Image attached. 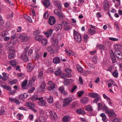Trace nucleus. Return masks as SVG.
<instances>
[{
    "label": "nucleus",
    "instance_id": "nucleus-1",
    "mask_svg": "<svg viewBox=\"0 0 122 122\" xmlns=\"http://www.w3.org/2000/svg\"><path fill=\"white\" fill-rule=\"evenodd\" d=\"M73 34L75 40L78 42H81L82 40L81 35L75 30H73Z\"/></svg>",
    "mask_w": 122,
    "mask_h": 122
},
{
    "label": "nucleus",
    "instance_id": "nucleus-2",
    "mask_svg": "<svg viewBox=\"0 0 122 122\" xmlns=\"http://www.w3.org/2000/svg\"><path fill=\"white\" fill-rule=\"evenodd\" d=\"M29 47H26L24 51V52L21 55V58L23 61H28L29 59L27 55V52L29 49Z\"/></svg>",
    "mask_w": 122,
    "mask_h": 122
},
{
    "label": "nucleus",
    "instance_id": "nucleus-3",
    "mask_svg": "<svg viewBox=\"0 0 122 122\" xmlns=\"http://www.w3.org/2000/svg\"><path fill=\"white\" fill-rule=\"evenodd\" d=\"M20 38L22 41L25 42L28 40L30 37L26 34L25 33L21 34L20 36Z\"/></svg>",
    "mask_w": 122,
    "mask_h": 122
},
{
    "label": "nucleus",
    "instance_id": "nucleus-4",
    "mask_svg": "<svg viewBox=\"0 0 122 122\" xmlns=\"http://www.w3.org/2000/svg\"><path fill=\"white\" fill-rule=\"evenodd\" d=\"M72 98L71 97H69L63 99V104L64 107H66L72 101Z\"/></svg>",
    "mask_w": 122,
    "mask_h": 122
},
{
    "label": "nucleus",
    "instance_id": "nucleus-5",
    "mask_svg": "<svg viewBox=\"0 0 122 122\" xmlns=\"http://www.w3.org/2000/svg\"><path fill=\"white\" fill-rule=\"evenodd\" d=\"M54 13L59 18H64L65 17V15L61 11H59L57 9H55L54 11Z\"/></svg>",
    "mask_w": 122,
    "mask_h": 122
},
{
    "label": "nucleus",
    "instance_id": "nucleus-6",
    "mask_svg": "<svg viewBox=\"0 0 122 122\" xmlns=\"http://www.w3.org/2000/svg\"><path fill=\"white\" fill-rule=\"evenodd\" d=\"M106 113L108 115L109 117H116V115L112 110H107L106 111Z\"/></svg>",
    "mask_w": 122,
    "mask_h": 122
},
{
    "label": "nucleus",
    "instance_id": "nucleus-7",
    "mask_svg": "<svg viewBox=\"0 0 122 122\" xmlns=\"http://www.w3.org/2000/svg\"><path fill=\"white\" fill-rule=\"evenodd\" d=\"M56 20L54 17L53 16H51L49 19L48 23L50 25H52L56 22Z\"/></svg>",
    "mask_w": 122,
    "mask_h": 122
},
{
    "label": "nucleus",
    "instance_id": "nucleus-8",
    "mask_svg": "<svg viewBox=\"0 0 122 122\" xmlns=\"http://www.w3.org/2000/svg\"><path fill=\"white\" fill-rule=\"evenodd\" d=\"M53 3L55 6L57 7L58 9L60 11H61L62 8L61 3L58 1H53Z\"/></svg>",
    "mask_w": 122,
    "mask_h": 122
},
{
    "label": "nucleus",
    "instance_id": "nucleus-9",
    "mask_svg": "<svg viewBox=\"0 0 122 122\" xmlns=\"http://www.w3.org/2000/svg\"><path fill=\"white\" fill-rule=\"evenodd\" d=\"M115 54L116 57L119 59L122 58V53L119 50H116L115 51Z\"/></svg>",
    "mask_w": 122,
    "mask_h": 122
},
{
    "label": "nucleus",
    "instance_id": "nucleus-10",
    "mask_svg": "<svg viewBox=\"0 0 122 122\" xmlns=\"http://www.w3.org/2000/svg\"><path fill=\"white\" fill-rule=\"evenodd\" d=\"M15 52V49L10 51L9 52V54L8 56V57L10 59H12L15 57V54H14Z\"/></svg>",
    "mask_w": 122,
    "mask_h": 122
},
{
    "label": "nucleus",
    "instance_id": "nucleus-11",
    "mask_svg": "<svg viewBox=\"0 0 122 122\" xmlns=\"http://www.w3.org/2000/svg\"><path fill=\"white\" fill-rule=\"evenodd\" d=\"M59 90L60 92L63 94L64 96L66 97L68 95V93L66 91H65L64 90V88L63 86H61L59 88Z\"/></svg>",
    "mask_w": 122,
    "mask_h": 122
},
{
    "label": "nucleus",
    "instance_id": "nucleus-12",
    "mask_svg": "<svg viewBox=\"0 0 122 122\" xmlns=\"http://www.w3.org/2000/svg\"><path fill=\"white\" fill-rule=\"evenodd\" d=\"M49 113L50 114V115L52 119L55 120L57 118V115L55 112L50 110L49 112Z\"/></svg>",
    "mask_w": 122,
    "mask_h": 122
},
{
    "label": "nucleus",
    "instance_id": "nucleus-13",
    "mask_svg": "<svg viewBox=\"0 0 122 122\" xmlns=\"http://www.w3.org/2000/svg\"><path fill=\"white\" fill-rule=\"evenodd\" d=\"M47 84L49 86L48 87V89L49 90H51L55 88V85L53 84L52 82L51 81H49Z\"/></svg>",
    "mask_w": 122,
    "mask_h": 122
},
{
    "label": "nucleus",
    "instance_id": "nucleus-14",
    "mask_svg": "<svg viewBox=\"0 0 122 122\" xmlns=\"http://www.w3.org/2000/svg\"><path fill=\"white\" fill-rule=\"evenodd\" d=\"M34 67V66L31 63H29L27 66V71L28 72L31 71L33 69Z\"/></svg>",
    "mask_w": 122,
    "mask_h": 122
},
{
    "label": "nucleus",
    "instance_id": "nucleus-15",
    "mask_svg": "<svg viewBox=\"0 0 122 122\" xmlns=\"http://www.w3.org/2000/svg\"><path fill=\"white\" fill-rule=\"evenodd\" d=\"M9 100L12 102L15 103L16 104H19L20 103L19 101L17 99L11 97L9 98Z\"/></svg>",
    "mask_w": 122,
    "mask_h": 122
},
{
    "label": "nucleus",
    "instance_id": "nucleus-16",
    "mask_svg": "<svg viewBox=\"0 0 122 122\" xmlns=\"http://www.w3.org/2000/svg\"><path fill=\"white\" fill-rule=\"evenodd\" d=\"M109 5L108 2L107 0H105L104 2L103 8L106 10H107L109 8Z\"/></svg>",
    "mask_w": 122,
    "mask_h": 122
},
{
    "label": "nucleus",
    "instance_id": "nucleus-17",
    "mask_svg": "<svg viewBox=\"0 0 122 122\" xmlns=\"http://www.w3.org/2000/svg\"><path fill=\"white\" fill-rule=\"evenodd\" d=\"M39 100V101L38 102V103L40 106H46V102L45 100L43 99L41 100V99Z\"/></svg>",
    "mask_w": 122,
    "mask_h": 122
},
{
    "label": "nucleus",
    "instance_id": "nucleus-18",
    "mask_svg": "<svg viewBox=\"0 0 122 122\" xmlns=\"http://www.w3.org/2000/svg\"><path fill=\"white\" fill-rule=\"evenodd\" d=\"M25 106L28 107L30 109L34 108L35 107V105L34 103L31 102H26Z\"/></svg>",
    "mask_w": 122,
    "mask_h": 122
},
{
    "label": "nucleus",
    "instance_id": "nucleus-19",
    "mask_svg": "<svg viewBox=\"0 0 122 122\" xmlns=\"http://www.w3.org/2000/svg\"><path fill=\"white\" fill-rule=\"evenodd\" d=\"M73 81V80L71 79L65 80L64 82V84L65 85L67 86L69 85Z\"/></svg>",
    "mask_w": 122,
    "mask_h": 122
},
{
    "label": "nucleus",
    "instance_id": "nucleus-20",
    "mask_svg": "<svg viewBox=\"0 0 122 122\" xmlns=\"http://www.w3.org/2000/svg\"><path fill=\"white\" fill-rule=\"evenodd\" d=\"M110 56L111 58L112 62L113 63H115L116 61V59L114 53L112 51V53H111Z\"/></svg>",
    "mask_w": 122,
    "mask_h": 122
},
{
    "label": "nucleus",
    "instance_id": "nucleus-21",
    "mask_svg": "<svg viewBox=\"0 0 122 122\" xmlns=\"http://www.w3.org/2000/svg\"><path fill=\"white\" fill-rule=\"evenodd\" d=\"M45 121L44 117L40 116L38 119L35 120V122H44Z\"/></svg>",
    "mask_w": 122,
    "mask_h": 122
},
{
    "label": "nucleus",
    "instance_id": "nucleus-22",
    "mask_svg": "<svg viewBox=\"0 0 122 122\" xmlns=\"http://www.w3.org/2000/svg\"><path fill=\"white\" fill-rule=\"evenodd\" d=\"M89 96L92 98H97L98 97V94L95 92L89 93L88 94Z\"/></svg>",
    "mask_w": 122,
    "mask_h": 122
},
{
    "label": "nucleus",
    "instance_id": "nucleus-23",
    "mask_svg": "<svg viewBox=\"0 0 122 122\" xmlns=\"http://www.w3.org/2000/svg\"><path fill=\"white\" fill-rule=\"evenodd\" d=\"M0 85L1 87L9 91H11V87H10L9 86H7L6 85H3L2 84H1Z\"/></svg>",
    "mask_w": 122,
    "mask_h": 122
},
{
    "label": "nucleus",
    "instance_id": "nucleus-24",
    "mask_svg": "<svg viewBox=\"0 0 122 122\" xmlns=\"http://www.w3.org/2000/svg\"><path fill=\"white\" fill-rule=\"evenodd\" d=\"M65 71L67 74V77H71V69L66 68L65 70Z\"/></svg>",
    "mask_w": 122,
    "mask_h": 122
},
{
    "label": "nucleus",
    "instance_id": "nucleus-25",
    "mask_svg": "<svg viewBox=\"0 0 122 122\" xmlns=\"http://www.w3.org/2000/svg\"><path fill=\"white\" fill-rule=\"evenodd\" d=\"M43 98V97H42L41 98H38V96L37 95H34L31 97V99L32 101H34L36 100L37 99L40 100V99Z\"/></svg>",
    "mask_w": 122,
    "mask_h": 122
},
{
    "label": "nucleus",
    "instance_id": "nucleus-26",
    "mask_svg": "<svg viewBox=\"0 0 122 122\" xmlns=\"http://www.w3.org/2000/svg\"><path fill=\"white\" fill-rule=\"evenodd\" d=\"M27 82V80H25L22 82L21 85L22 88L23 89H25L26 88V85Z\"/></svg>",
    "mask_w": 122,
    "mask_h": 122
},
{
    "label": "nucleus",
    "instance_id": "nucleus-27",
    "mask_svg": "<svg viewBox=\"0 0 122 122\" xmlns=\"http://www.w3.org/2000/svg\"><path fill=\"white\" fill-rule=\"evenodd\" d=\"M65 51L66 53L68 56H74L75 54V53L71 50L67 51L65 50Z\"/></svg>",
    "mask_w": 122,
    "mask_h": 122
},
{
    "label": "nucleus",
    "instance_id": "nucleus-28",
    "mask_svg": "<svg viewBox=\"0 0 122 122\" xmlns=\"http://www.w3.org/2000/svg\"><path fill=\"white\" fill-rule=\"evenodd\" d=\"M43 3L45 6L47 8L49 6L50 4V2L49 0H45L43 2Z\"/></svg>",
    "mask_w": 122,
    "mask_h": 122
},
{
    "label": "nucleus",
    "instance_id": "nucleus-29",
    "mask_svg": "<svg viewBox=\"0 0 122 122\" xmlns=\"http://www.w3.org/2000/svg\"><path fill=\"white\" fill-rule=\"evenodd\" d=\"M60 59L59 57L56 56L54 58L53 62L54 63L58 64L60 63Z\"/></svg>",
    "mask_w": 122,
    "mask_h": 122
},
{
    "label": "nucleus",
    "instance_id": "nucleus-30",
    "mask_svg": "<svg viewBox=\"0 0 122 122\" xmlns=\"http://www.w3.org/2000/svg\"><path fill=\"white\" fill-rule=\"evenodd\" d=\"M72 28L71 25L69 24L67 25H65V26L64 27V29L65 30L68 31L70 30Z\"/></svg>",
    "mask_w": 122,
    "mask_h": 122
},
{
    "label": "nucleus",
    "instance_id": "nucleus-31",
    "mask_svg": "<svg viewBox=\"0 0 122 122\" xmlns=\"http://www.w3.org/2000/svg\"><path fill=\"white\" fill-rule=\"evenodd\" d=\"M47 101L49 103L52 104L53 101V97L52 96H50L47 99Z\"/></svg>",
    "mask_w": 122,
    "mask_h": 122
},
{
    "label": "nucleus",
    "instance_id": "nucleus-32",
    "mask_svg": "<svg viewBox=\"0 0 122 122\" xmlns=\"http://www.w3.org/2000/svg\"><path fill=\"white\" fill-rule=\"evenodd\" d=\"M76 112L78 114H85L86 113V112L81 109H79L76 110Z\"/></svg>",
    "mask_w": 122,
    "mask_h": 122
},
{
    "label": "nucleus",
    "instance_id": "nucleus-33",
    "mask_svg": "<svg viewBox=\"0 0 122 122\" xmlns=\"http://www.w3.org/2000/svg\"><path fill=\"white\" fill-rule=\"evenodd\" d=\"M88 101V98L87 97H84L81 100V101L83 104L86 103Z\"/></svg>",
    "mask_w": 122,
    "mask_h": 122
},
{
    "label": "nucleus",
    "instance_id": "nucleus-34",
    "mask_svg": "<svg viewBox=\"0 0 122 122\" xmlns=\"http://www.w3.org/2000/svg\"><path fill=\"white\" fill-rule=\"evenodd\" d=\"M28 96V94L24 93L20 95L19 96V97L21 98H25L27 97Z\"/></svg>",
    "mask_w": 122,
    "mask_h": 122
},
{
    "label": "nucleus",
    "instance_id": "nucleus-35",
    "mask_svg": "<svg viewBox=\"0 0 122 122\" xmlns=\"http://www.w3.org/2000/svg\"><path fill=\"white\" fill-rule=\"evenodd\" d=\"M35 39L39 41H40L42 39V36L38 35L35 37Z\"/></svg>",
    "mask_w": 122,
    "mask_h": 122
},
{
    "label": "nucleus",
    "instance_id": "nucleus-36",
    "mask_svg": "<svg viewBox=\"0 0 122 122\" xmlns=\"http://www.w3.org/2000/svg\"><path fill=\"white\" fill-rule=\"evenodd\" d=\"M57 70L55 72V74L56 76H58L61 73V70L59 67H57Z\"/></svg>",
    "mask_w": 122,
    "mask_h": 122
},
{
    "label": "nucleus",
    "instance_id": "nucleus-37",
    "mask_svg": "<svg viewBox=\"0 0 122 122\" xmlns=\"http://www.w3.org/2000/svg\"><path fill=\"white\" fill-rule=\"evenodd\" d=\"M53 31V30H52L51 29H50L46 33V37H48L50 36L51 34Z\"/></svg>",
    "mask_w": 122,
    "mask_h": 122
},
{
    "label": "nucleus",
    "instance_id": "nucleus-38",
    "mask_svg": "<svg viewBox=\"0 0 122 122\" xmlns=\"http://www.w3.org/2000/svg\"><path fill=\"white\" fill-rule=\"evenodd\" d=\"M86 110L92 112L93 111L92 106L90 105H88L86 106Z\"/></svg>",
    "mask_w": 122,
    "mask_h": 122
},
{
    "label": "nucleus",
    "instance_id": "nucleus-39",
    "mask_svg": "<svg viewBox=\"0 0 122 122\" xmlns=\"http://www.w3.org/2000/svg\"><path fill=\"white\" fill-rule=\"evenodd\" d=\"M41 44L44 46H45L47 45V40L45 38H43L41 41Z\"/></svg>",
    "mask_w": 122,
    "mask_h": 122
},
{
    "label": "nucleus",
    "instance_id": "nucleus-40",
    "mask_svg": "<svg viewBox=\"0 0 122 122\" xmlns=\"http://www.w3.org/2000/svg\"><path fill=\"white\" fill-rule=\"evenodd\" d=\"M9 63L13 67L16 66V61L14 60L10 61Z\"/></svg>",
    "mask_w": 122,
    "mask_h": 122
},
{
    "label": "nucleus",
    "instance_id": "nucleus-41",
    "mask_svg": "<svg viewBox=\"0 0 122 122\" xmlns=\"http://www.w3.org/2000/svg\"><path fill=\"white\" fill-rule=\"evenodd\" d=\"M42 54L41 53L40 54H37L35 58V60H37L41 58H42Z\"/></svg>",
    "mask_w": 122,
    "mask_h": 122
},
{
    "label": "nucleus",
    "instance_id": "nucleus-42",
    "mask_svg": "<svg viewBox=\"0 0 122 122\" xmlns=\"http://www.w3.org/2000/svg\"><path fill=\"white\" fill-rule=\"evenodd\" d=\"M96 31L95 30H92L91 29H90L88 31V34L90 35H93V34L95 33Z\"/></svg>",
    "mask_w": 122,
    "mask_h": 122
},
{
    "label": "nucleus",
    "instance_id": "nucleus-43",
    "mask_svg": "<svg viewBox=\"0 0 122 122\" xmlns=\"http://www.w3.org/2000/svg\"><path fill=\"white\" fill-rule=\"evenodd\" d=\"M58 43V40L56 39H53L52 41V44L55 46H56L57 45Z\"/></svg>",
    "mask_w": 122,
    "mask_h": 122
},
{
    "label": "nucleus",
    "instance_id": "nucleus-44",
    "mask_svg": "<svg viewBox=\"0 0 122 122\" xmlns=\"http://www.w3.org/2000/svg\"><path fill=\"white\" fill-rule=\"evenodd\" d=\"M118 73L117 71L115 70L112 73L113 76L115 77H117L118 76Z\"/></svg>",
    "mask_w": 122,
    "mask_h": 122
},
{
    "label": "nucleus",
    "instance_id": "nucleus-45",
    "mask_svg": "<svg viewBox=\"0 0 122 122\" xmlns=\"http://www.w3.org/2000/svg\"><path fill=\"white\" fill-rule=\"evenodd\" d=\"M122 47V46L120 45H116L115 46L114 49L115 50H119Z\"/></svg>",
    "mask_w": 122,
    "mask_h": 122
},
{
    "label": "nucleus",
    "instance_id": "nucleus-46",
    "mask_svg": "<svg viewBox=\"0 0 122 122\" xmlns=\"http://www.w3.org/2000/svg\"><path fill=\"white\" fill-rule=\"evenodd\" d=\"M62 28V25L61 24H59L56 25V30L58 31L59 30H61Z\"/></svg>",
    "mask_w": 122,
    "mask_h": 122
},
{
    "label": "nucleus",
    "instance_id": "nucleus-47",
    "mask_svg": "<svg viewBox=\"0 0 122 122\" xmlns=\"http://www.w3.org/2000/svg\"><path fill=\"white\" fill-rule=\"evenodd\" d=\"M68 116H64L63 118V121L64 122H67L69 120Z\"/></svg>",
    "mask_w": 122,
    "mask_h": 122
},
{
    "label": "nucleus",
    "instance_id": "nucleus-48",
    "mask_svg": "<svg viewBox=\"0 0 122 122\" xmlns=\"http://www.w3.org/2000/svg\"><path fill=\"white\" fill-rule=\"evenodd\" d=\"M100 117H102V120L103 121H105L107 117L104 113H101L100 114Z\"/></svg>",
    "mask_w": 122,
    "mask_h": 122
},
{
    "label": "nucleus",
    "instance_id": "nucleus-49",
    "mask_svg": "<svg viewBox=\"0 0 122 122\" xmlns=\"http://www.w3.org/2000/svg\"><path fill=\"white\" fill-rule=\"evenodd\" d=\"M25 19L30 22L32 21V20L31 18L28 16L25 15L24 16Z\"/></svg>",
    "mask_w": 122,
    "mask_h": 122
},
{
    "label": "nucleus",
    "instance_id": "nucleus-50",
    "mask_svg": "<svg viewBox=\"0 0 122 122\" xmlns=\"http://www.w3.org/2000/svg\"><path fill=\"white\" fill-rule=\"evenodd\" d=\"M36 77L35 76H33L30 79V81L31 82H34L36 80Z\"/></svg>",
    "mask_w": 122,
    "mask_h": 122
},
{
    "label": "nucleus",
    "instance_id": "nucleus-51",
    "mask_svg": "<svg viewBox=\"0 0 122 122\" xmlns=\"http://www.w3.org/2000/svg\"><path fill=\"white\" fill-rule=\"evenodd\" d=\"M49 17V15L47 12H46L43 15V17L45 19H47Z\"/></svg>",
    "mask_w": 122,
    "mask_h": 122
},
{
    "label": "nucleus",
    "instance_id": "nucleus-52",
    "mask_svg": "<svg viewBox=\"0 0 122 122\" xmlns=\"http://www.w3.org/2000/svg\"><path fill=\"white\" fill-rule=\"evenodd\" d=\"M47 51L51 53H53L54 51L53 49L50 46L48 47L47 49Z\"/></svg>",
    "mask_w": 122,
    "mask_h": 122
},
{
    "label": "nucleus",
    "instance_id": "nucleus-53",
    "mask_svg": "<svg viewBox=\"0 0 122 122\" xmlns=\"http://www.w3.org/2000/svg\"><path fill=\"white\" fill-rule=\"evenodd\" d=\"M77 69L78 71L81 72L82 71V69L79 65H77L76 66Z\"/></svg>",
    "mask_w": 122,
    "mask_h": 122
},
{
    "label": "nucleus",
    "instance_id": "nucleus-54",
    "mask_svg": "<svg viewBox=\"0 0 122 122\" xmlns=\"http://www.w3.org/2000/svg\"><path fill=\"white\" fill-rule=\"evenodd\" d=\"M97 47L98 49H101V50H103L104 49V46L102 45H98L97 46Z\"/></svg>",
    "mask_w": 122,
    "mask_h": 122
},
{
    "label": "nucleus",
    "instance_id": "nucleus-55",
    "mask_svg": "<svg viewBox=\"0 0 122 122\" xmlns=\"http://www.w3.org/2000/svg\"><path fill=\"white\" fill-rule=\"evenodd\" d=\"M97 58L96 56H95L93 59V62L94 63H97Z\"/></svg>",
    "mask_w": 122,
    "mask_h": 122
},
{
    "label": "nucleus",
    "instance_id": "nucleus-56",
    "mask_svg": "<svg viewBox=\"0 0 122 122\" xmlns=\"http://www.w3.org/2000/svg\"><path fill=\"white\" fill-rule=\"evenodd\" d=\"M2 75L3 76V80H6L8 79V77L6 76V75L5 73L4 72L3 73H2Z\"/></svg>",
    "mask_w": 122,
    "mask_h": 122
},
{
    "label": "nucleus",
    "instance_id": "nucleus-57",
    "mask_svg": "<svg viewBox=\"0 0 122 122\" xmlns=\"http://www.w3.org/2000/svg\"><path fill=\"white\" fill-rule=\"evenodd\" d=\"M17 81L16 79H14L10 81V84L12 85L15 84L17 82Z\"/></svg>",
    "mask_w": 122,
    "mask_h": 122
},
{
    "label": "nucleus",
    "instance_id": "nucleus-58",
    "mask_svg": "<svg viewBox=\"0 0 122 122\" xmlns=\"http://www.w3.org/2000/svg\"><path fill=\"white\" fill-rule=\"evenodd\" d=\"M46 86V84L44 82H43L42 83L41 85L40 86V87L42 89H44Z\"/></svg>",
    "mask_w": 122,
    "mask_h": 122
},
{
    "label": "nucleus",
    "instance_id": "nucleus-59",
    "mask_svg": "<svg viewBox=\"0 0 122 122\" xmlns=\"http://www.w3.org/2000/svg\"><path fill=\"white\" fill-rule=\"evenodd\" d=\"M6 49L9 51L11 50H13L14 49H12V48L11 46L8 45H7L6 46Z\"/></svg>",
    "mask_w": 122,
    "mask_h": 122
},
{
    "label": "nucleus",
    "instance_id": "nucleus-60",
    "mask_svg": "<svg viewBox=\"0 0 122 122\" xmlns=\"http://www.w3.org/2000/svg\"><path fill=\"white\" fill-rule=\"evenodd\" d=\"M2 17L0 15V26L2 25L4 23L3 21H2Z\"/></svg>",
    "mask_w": 122,
    "mask_h": 122
},
{
    "label": "nucleus",
    "instance_id": "nucleus-61",
    "mask_svg": "<svg viewBox=\"0 0 122 122\" xmlns=\"http://www.w3.org/2000/svg\"><path fill=\"white\" fill-rule=\"evenodd\" d=\"M88 37V36L87 34H85L83 37V39L85 41L87 42V39Z\"/></svg>",
    "mask_w": 122,
    "mask_h": 122
},
{
    "label": "nucleus",
    "instance_id": "nucleus-62",
    "mask_svg": "<svg viewBox=\"0 0 122 122\" xmlns=\"http://www.w3.org/2000/svg\"><path fill=\"white\" fill-rule=\"evenodd\" d=\"M109 39L110 40L114 41H117L118 40V39L113 37H110L109 38Z\"/></svg>",
    "mask_w": 122,
    "mask_h": 122
},
{
    "label": "nucleus",
    "instance_id": "nucleus-63",
    "mask_svg": "<svg viewBox=\"0 0 122 122\" xmlns=\"http://www.w3.org/2000/svg\"><path fill=\"white\" fill-rule=\"evenodd\" d=\"M22 116V115L20 113H18L17 115V117L18 119L19 120H21V117Z\"/></svg>",
    "mask_w": 122,
    "mask_h": 122
},
{
    "label": "nucleus",
    "instance_id": "nucleus-64",
    "mask_svg": "<svg viewBox=\"0 0 122 122\" xmlns=\"http://www.w3.org/2000/svg\"><path fill=\"white\" fill-rule=\"evenodd\" d=\"M113 122H120L121 120L119 119L116 118L113 120Z\"/></svg>",
    "mask_w": 122,
    "mask_h": 122
}]
</instances>
